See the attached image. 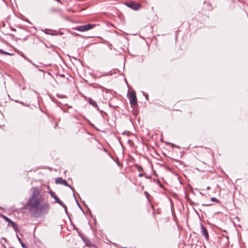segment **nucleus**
<instances>
[{"label":"nucleus","mask_w":248,"mask_h":248,"mask_svg":"<svg viewBox=\"0 0 248 248\" xmlns=\"http://www.w3.org/2000/svg\"><path fill=\"white\" fill-rule=\"evenodd\" d=\"M32 189L33 192L26 204V207L32 216L37 217L42 214H47L49 210V206L47 202H43V198L36 188H32Z\"/></svg>","instance_id":"obj_1"},{"label":"nucleus","mask_w":248,"mask_h":248,"mask_svg":"<svg viewBox=\"0 0 248 248\" xmlns=\"http://www.w3.org/2000/svg\"><path fill=\"white\" fill-rule=\"evenodd\" d=\"M95 26V25L92 24H88L84 25L78 26L76 28V30L79 31H88L93 28Z\"/></svg>","instance_id":"obj_2"},{"label":"nucleus","mask_w":248,"mask_h":248,"mask_svg":"<svg viewBox=\"0 0 248 248\" xmlns=\"http://www.w3.org/2000/svg\"><path fill=\"white\" fill-rule=\"evenodd\" d=\"M129 100L131 105L136 106L137 105V96L134 91H132L129 93Z\"/></svg>","instance_id":"obj_3"},{"label":"nucleus","mask_w":248,"mask_h":248,"mask_svg":"<svg viewBox=\"0 0 248 248\" xmlns=\"http://www.w3.org/2000/svg\"><path fill=\"white\" fill-rule=\"evenodd\" d=\"M55 183L57 184H61L63 186H66L69 187L71 188V189L74 192L75 191V189L74 187L71 186L70 185H69L67 181L64 179H63L61 177H58L55 180Z\"/></svg>","instance_id":"obj_4"},{"label":"nucleus","mask_w":248,"mask_h":248,"mask_svg":"<svg viewBox=\"0 0 248 248\" xmlns=\"http://www.w3.org/2000/svg\"><path fill=\"white\" fill-rule=\"evenodd\" d=\"M201 226L202 234L204 236L206 240H208L209 235L207 229L203 226V225L202 224H201Z\"/></svg>","instance_id":"obj_5"},{"label":"nucleus","mask_w":248,"mask_h":248,"mask_svg":"<svg viewBox=\"0 0 248 248\" xmlns=\"http://www.w3.org/2000/svg\"><path fill=\"white\" fill-rule=\"evenodd\" d=\"M127 6L135 10H139L140 8V5L135 2H132L128 3Z\"/></svg>","instance_id":"obj_6"},{"label":"nucleus","mask_w":248,"mask_h":248,"mask_svg":"<svg viewBox=\"0 0 248 248\" xmlns=\"http://www.w3.org/2000/svg\"><path fill=\"white\" fill-rule=\"evenodd\" d=\"M49 193L52 197H53L55 202L59 204H63V202L61 201L55 195V193L53 191L49 192Z\"/></svg>","instance_id":"obj_7"},{"label":"nucleus","mask_w":248,"mask_h":248,"mask_svg":"<svg viewBox=\"0 0 248 248\" xmlns=\"http://www.w3.org/2000/svg\"><path fill=\"white\" fill-rule=\"evenodd\" d=\"M85 100H86L90 105L98 109V107L96 102L91 98H88V99H85Z\"/></svg>","instance_id":"obj_8"},{"label":"nucleus","mask_w":248,"mask_h":248,"mask_svg":"<svg viewBox=\"0 0 248 248\" xmlns=\"http://www.w3.org/2000/svg\"><path fill=\"white\" fill-rule=\"evenodd\" d=\"M10 224H11V226H12V228L16 232V230L18 229V227H17V224L15 222H14V221H11V223H10Z\"/></svg>","instance_id":"obj_9"},{"label":"nucleus","mask_w":248,"mask_h":248,"mask_svg":"<svg viewBox=\"0 0 248 248\" xmlns=\"http://www.w3.org/2000/svg\"><path fill=\"white\" fill-rule=\"evenodd\" d=\"M60 205L64 208L65 212L66 213V214H67V206H66V205L64 204L63 203V204H60Z\"/></svg>","instance_id":"obj_10"},{"label":"nucleus","mask_w":248,"mask_h":248,"mask_svg":"<svg viewBox=\"0 0 248 248\" xmlns=\"http://www.w3.org/2000/svg\"><path fill=\"white\" fill-rule=\"evenodd\" d=\"M211 201L213 202H218V203L219 202V201L215 197H212L211 198Z\"/></svg>","instance_id":"obj_11"},{"label":"nucleus","mask_w":248,"mask_h":248,"mask_svg":"<svg viewBox=\"0 0 248 248\" xmlns=\"http://www.w3.org/2000/svg\"><path fill=\"white\" fill-rule=\"evenodd\" d=\"M2 54H4L7 55H13V54H12V53H10L9 52H6V51H5L3 50V52Z\"/></svg>","instance_id":"obj_12"},{"label":"nucleus","mask_w":248,"mask_h":248,"mask_svg":"<svg viewBox=\"0 0 248 248\" xmlns=\"http://www.w3.org/2000/svg\"><path fill=\"white\" fill-rule=\"evenodd\" d=\"M23 57L25 59L28 60L29 62H31L33 65H35V66H36L34 63H33L31 60H30L29 59H28L26 56H23Z\"/></svg>","instance_id":"obj_13"},{"label":"nucleus","mask_w":248,"mask_h":248,"mask_svg":"<svg viewBox=\"0 0 248 248\" xmlns=\"http://www.w3.org/2000/svg\"><path fill=\"white\" fill-rule=\"evenodd\" d=\"M20 244H21L23 248H27L26 245L23 242H21Z\"/></svg>","instance_id":"obj_14"},{"label":"nucleus","mask_w":248,"mask_h":248,"mask_svg":"<svg viewBox=\"0 0 248 248\" xmlns=\"http://www.w3.org/2000/svg\"><path fill=\"white\" fill-rule=\"evenodd\" d=\"M143 170V169L141 166H138V170L139 171H141Z\"/></svg>","instance_id":"obj_15"},{"label":"nucleus","mask_w":248,"mask_h":248,"mask_svg":"<svg viewBox=\"0 0 248 248\" xmlns=\"http://www.w3.org/2000/svg\"><path fill=\"white\" fill-rule=\"evenodd\" d=\"M5 220L8 221V222H9L10 223H11V221H13L12 220H11L10 219H9V218H8L7 217H5Z\"/></svg>","instance_id":"obj_16"},{"label":"nucleus","mask_w":248,"mask_h":248,"mask_svg":"<svg viewBox=\"0 0 248 248\" xmlns=\"http://www.w3.org/2000/svg\"><path fill=\"white\" fill-rule=\"evenodd\" d=\"M16 237H17V239H18V240L19 242L20 243L21 242H22V240H21V238L18 236V235L17 234H16Z\"/></svg>","instance_id":"obj_17"},{"label":"nucleus","mask_w":248,"mask_h":248,"mask_svg":"<svg viewBox=\"0 0 248 248\" xmlns=\"http://www.w3.org/2000/svg\"><path fill=\"white\" fill-rule=\"evenodd\" d=\"M143 95L145 96L146 100L148 98V95L147 93H143Z\"/></svg>","instance_id":"obj_18"},{"label":"nucleus","mask_w":248,"mask_h":248,"mask_svg":"<svg viewBox=\"0 0 248 248\" xmlns=\"http://www.w3.org/2000/svg\"><path fill=\"white\" fill-rule=\"evenodd\" d=\"M76 202H77V203L78 205V207H79L80 209H82V208H81V206H80V204H79L78 202V201H77L76 199Z\"/></svg>","instance_id":"obj_19"},{"label":"nucleus","mask_w":248,"mask_h":248,"mask_svg":"<svg viewBox=\"0 0 248 248\" xmlns=\"http://www.w3.org/2000/svg\"><path fill=\"white\" fill-rule=\"evenodd\" d=\"M143 176V174L142 173H140L139 174V177H142Z\"/></svg>","instance_id":"obj_20"},{"label":"nucleus","mask_w":248,"mask_h":248,"mask_svg":"<svg viewBox=\"0 0 248 248\" xmlns=\"http://www.w3.org/2000/svg\"><path fill=\"white\" fill-rule=\"evenodd\" d=\"M55 0L58 1V2H60V3H62V2H61V0Z\"/></svg>","instance_id":"obj_21"},{"label":"nucleus","mask_w":248,"mask_h":248,"mask_svg":"<svg viewBox=\"0 0 248 248\" xmlns=\"http://www.w3.org/2000/svg\"><path fill=\"white\" fill-rule=\"evenodd\" d=\"M2 52H3V50H2V49H0V53H1V54H2Z\"/></svg>","instance_id":"obj_22"},{"label":"nucleus","mask_w":248,"mask_h":248,"mask_svg":"<svg viewBox=\"0 0 248 248\" xmlns=\"http://www.w3.org/2000/svg\"><path fill=\"white\" fill-rule=\"evenodd\" d=\"M210 187L209 186L207 187V189H210Z\"/></svg>","instance_id":"obj_23"},{"label":"nucleus","mask_w":248,"mask_h":248,"mask_svg":"<svg viewBox=\"0 0 248 248\" xmlns=\"http://www.w3.org/2000/svg\"><path fill=\"white\" fill-rule=\"evenodd\" d=\"M104 151L107 152V150L106 149H104Z\"/></svg>","instance_id":"obj_24"},{"label":"nucleus","mask_w":248,"mask_h":248,"mask_svg":"<svg viewBox=\"0 0 248 248\" xmlns=\"http://www.w3.org/2000/svg\"><path fill=\"white\" fill-rule=\"evenodd\" d=\"M211 205V204H207V205Z\"/></svg>","instance_id":"obj_25"}]
</instances>
